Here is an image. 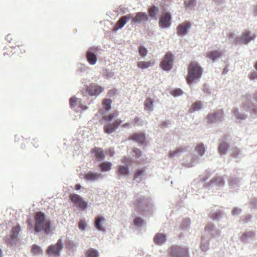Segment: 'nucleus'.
Returning a JSON list of instances; mask_svg holds the SVG:
<instances>
[{
	"label": "nucleus",
	"instance_id": "obj_1",
	"mask_svg": "<svg viewBox=\"0 0 257 257\" xmlns=\"http://www.w3.org/2000/svg\"><path fill=\"white\" fill-rule=\"evenodd\" d=\"M203 72L202 68L195 62H191L188 66V75L186 78L187 83L191 85L192 83L198 80Z\"/></svg>",
	"mask_w": 257,
	"mask_h": 257
},
{
	"label": "nucleus",
	"instance_id": "obj_2",
	"mask_svg": "<svg viewBox=\"0 0 257 257\" xmlns=\"http://www.w3.org/2000/svg\"><path fill=\"white\" fill-rule=\"evenodd\" d=\"M35 230L37 232L44 231L45 233L48 234L51 231V222L46 219L44 213L42 212H37L35 215Z\"/></svg>",
	"mask_w": 257,
	"mask_h": 257
},
{
	"label": "nucleus",
	"instance_id": "obj_3",
	"mask_svg": "<svg viewBox=\"0 0 257 257\" xmlns=\"http://www.w3.org/2000/svg\"><path fill=\"white\" fill-rule=\"evenodd\" d=\"M117 115V113H111L108 115H105L102 117V119L106 122V123L103 126L105 133L107 134H111L121 125L122 121L120 119H116L112 123H110L112 119Z\"/></svg>",
	"mask_w": 257,
	"mask_h": 257
},
{
	"label": "nucleus",
	"instance_id": "obj_4",
	"mask_svg": "<svg viewBox=\"0 0 257 257\" xmlns=\"http://www.w3.org/2000/svg\"><path fill=\"white\" fill-rule=\"evenodd\" d=\"M69 198L72 202L81 210H85L87 207V202L83 200L82 198L78 194L75 193L70 194Z\"/></svg>",
	"mask_w": 257,
	"mask_h": 257
},
{
	"label": "nucleus",
	"instance_id": "obj_5",
	"mask_svg": "<svg viewBox=\"0 0 257 257\" xmlns=\"http://www.w3.org/2000/svg\"><path fill=\"white\" fill-rule=\"evenodd\" d=\"M173 63V55L170 52H167L161 62L160 66L163 70L169 71L172 68Z\"/></svg>",
	"mask_w": 257,
	"mask_h": 257
},
{
	"label": "nucleus",
	"instance_id": "obj_6",
	"mask_svg": "<svg viewBox=\"0 0 257 257\" xmlns=\"http://www.w3.org/2000/svg\"><path fill=\"white\" fill-rule=\"evenodd\" d=\"M170 254L173 257H188V249L185 247L173 246L170 249Z\"/></svg>",
	"mask_w": 257,
	"mask_h": 257
},
{
	"label": "nucleus",
	"instance_id": "obj_7",
	"mask_svg": "<svg viewBox=\"0 0 257 257\" xmlns=\"http://www.w3.org/2000/svg\"><path fill=\"white\" fill-rule=\"evenodd\" d=\"M103 88L97 83H90L86 87V91L90 96H98L103 91Z\"/></svg>",
	"mask_w": 257,
	"mask_h": 257
},
{
	"label": "nucleus",
	"instance_id": "obj_8",
	"mask_svg": "<svg viewBox=\"0 0 257 257\" xmlns=\"http://www.w3.org/2000/svg\"><path fill=\"white\" fill-rule=\"evenodd\" d=\"M63 248V244L61 239H59L56 244L49 246L47 252L49 254H53L56 256L60 255V252Z\"/></svg>",
	"mask_w": 257,
	"mask_h": 257
},
{
	"label": "nucleus",
	"instance_id": "obj_9",
	"mask_svg": "<svg viewBox=\"0 0 257 257\" xmlns=\"http://www.w3.org/2000/svg\"><path fill=\"white\" fill-rule=\"evenodd\" d=\"M150 204L149 198H138L134 203V206L137 211H144L146 207H148Z\"/></svg>",
	"mask_w": 257,
	"mask_h": 257
},
{
	"label": "nucleus",
	"instance_id": "obj_10",
	"mask_svg": "<svg viewBox=\"0 0 257 257\" xmlns=\"http://www.w3.org/2000/svg\"><path fill=\"white\" fill-rule=\"evenodd\" d=\"M171 16L170 13H166L162 15L159 21L160 26L163 28L169 27L171 24Z\"/></svg>",
	"mask_w": 257,
	"mask_h": 257
},
{
	"label": "nucleus",
	"instance_id": "obj_11",
	"mask_svg": "<svg viewBox=\"0 0 257 257\" xmlns=\"http://www.w3.org/2000/svg\"><path fill=\"white\" fill-rule=\"evenodd\" d=\"M129 140H133L140 145H144L146 143V137L143 133H136L128 137Z\"/></svg>",
	"mask_w": 257,
	"mask_h": 257
},
{
	"label": "nucleus",
	"instance_id": "obj_12",
	"mask_svg": "<svg viewBox=\"0 0 257 257\" xmlns=\"http://www.w3.org/2000/svg\"><path fill=\"white\" fill-rule=\"evenodd\" d=\"M191 27V24L188 22L180 24L177 27L178 34L182 36L186 35Z\"/></svg>",
	"mask_w": 257,
	"mask_h": 257
},
{
	"label": "nucleus",
	"instance_id": "obj_13",
	"mask_svg": "<svg viewBox=\"0 0 257 257\" xmlns=\"http://www.w3.org/2000/svg\"><path fill=\"white\" fill-rule=\"evenodd\" d=\"M131 19L132 24L140 23L148 20V16L146 13L138 12L136 13L135 17L132 16Z\"/></svg>",
	"mask_w": 257,
	"mask_h": 257
},
{
	"label": "nucleus",
	"instance_id": "obj_14",
	"mask_svg": "<svg viewBox=\"0 0 257 257\" xmlns=\"http://www.w3.org/2000/svg\"><path fill=\"white\" fill-rule=\"evenodd\" d=\"M223 116V111L219 110L217 112L209 114L207 116V120L209 123L215 122L221 119Z\"/></svg>",
	"mask_w": 257,
	"mask_h": 257
},
{
	"label": "nucleus",
	"instance_id": "obj_15",
	"mask_svg": "<svg viewBox=\"0 0 257 257\" xmlns=\"http://www.w3.org/2000/svg\"><path fill=\"white\" fill-rule=\"evenodd\" d=\"M131 18H132V14H128L121 17L116 23L114 28L116 29L122 28Z\"/></svg>",
	"mask_w": 257,
	"mask_h": 257
},
{
	"label": "nucleus",
	"instance_id": "obj_16",
	"mask_svg": "<svg viewBox=\"0 0 257 257\" xmlns=\"http://www.w3.org/2000/svg\"><path fill=\"white\" fill-rule=\"evenodd\" d=\"M102 177L100 173H94L89 172L87 174H85L84 176V179L86 181L94 182L97 180L98 179Z\"/></svg>",
	"mask_w": 257,
	"mask_h": 257
},
{
	"label": "nucleus",
	"instance_id": "obj_17",
	"mask_svg": "<svg viewBox=\"0 0 257 257\" xmlns=\"http://www.w3.org/2000/svg\"><path fill=\"white\" fill-rule=\"evenodd\" d=\"M91 153L98 159H102L105 157L104 152L101 148L94 147L91 149Z\"/></svg>",
	"mask_w": 257,
	"mask_h": 257
},
{
	"label": "nucleus",
	"instance_id": "obj_18",
	"mask_svg": "<svg viewBox=\"0 0 257 257\" xmlns=\"http://www.w3.org/2000/svg\"><path fill=\"white\" fill-rule=\"evenodd\" d=\"M221 56L222 52L218 50L209 51L206 54V57L212 61L215 60Z\"/></svg>",
	"mask_w": 257,
	"mask_h": 257
},
{
	"label": "nucleus",
	"instance_id": "obj_19",
	"mask_svg": "<svg viewBox=\"0 0 257 257\" xmlns=\"http://www.w3.org/2000/svg\"><path fill=\"white\" fill-rule=\"evenodd\" d=\"M255 37L256 36L254 34L252 35H250L248 32H245L243 33L239 39L243 43L247 44L251 40H253Z\"/></svg>",
	"mask_w": 257,
	"mask_h": 257
},
{
	"label": "nucleus",
	"instance_id": "obj_20",
	"mask_svg": "<svg viewBox=\"0 0 257 257\" xmlns=\"http://www.w3.org/2000/svg\"><path fill=\"white\" fill-rule=\"evenodd\" d=\"M86 58L89 63L91 65L95 64L97 60L96 55L90 50L86 53Z\"/></svg>",
	"mask_w": 257,
	"mask_h": 257
},
{
	"label": "nucleus",
	"instance_id": "obj_21",
	"mask_svg": "<svg viewBox=\"0 0 257 257\" xmlns=\"http://www.w3.org/2000/svg\"><path fill=\"white\" fill-rule=\"evenodd\" d=\"M154 241L157 244H162L166 241V236L163 233H158L155 236Z\"/></svg>",
	"mask_w": 257,
	"mask_h": 257
},
{
	"label": "nucleus",
	"instance_id": "obj_22",
	"mask_svg": "<svg viewBox=\"0 0 257 257\" xmlns=\"http://www.w3.org/2000/svg\"><path fill=\"white\" fill-rule=\"evenodd\" d=\"M104 221V219L102 216H99L96 218L95 221V227L100 231H104L102 223Z\"/></svg>",
	"mask_w": 257,
	"mask_h": 257
},
{
	"label": "nucleus",
	"instance_id": "obj_23",
	"mask_svg": "<svg viewBox=\"0 0 257 257\" xmlns=\"http://www.w3.org/2000/svg\"><path fill=\"white\" fill-rule=\"evenodd\" d=\"M85 255L86 257H98L99 254L96 249L90 248L85 251Z\"/></svg>",
	"mask_w": 257,
	"mask_h": 257
},
{
	"label": "nucleus",
	"instance_id": "obj_24",
	"mask_svg": "<svg viewBox=\"0 0 257 257\" xmlns=\"http://www.w3.org/2000/svg\"><path fill=\"white\" fill-rule=\"evenodd\" d=\"M227 143L224 141L220 143L218 147V151L221 154H225L228 149Z\"/></svg>",
	"mask_w": 257,
	"mask_h": 257
},
{
	"label": "nucleus",
	"instance_id": "obj_25",
	"mask_svg": "<svg viewBox=\"0 0 257 257\" xmlns=\"http://www.w3.org/2000/svg\"><path fill=\"white\" fill-rule=\"evenodd\" d=\"M154 64V62L151 61H139L137 63V66L142 69L148 68Z\"/></svg>",
	"mask_w": 257,
	"mask_h": 257
},
{
	"label": "nucleus",
	"instance_id": "obj_26",
	"mask_svg": "<svg viewBox=\"0 0 257 257\" xmlns=\"http://www.w3.org/2000/svg\"><path fill=\"white\" fill-rule=\"evenodd\" d=\"M20 230L21 227L19 225L13 227L11 231V238L13 239H16Z\"/></svg>",
	"mask_w": 257,
	"mask_h": 257
},
{
	"label": "nucleus",
	"instance_id": "obj_27",
	"mask_svg": "<svg viewBox=\"0 0 257 257\" xmlns=\"http://www.w3.org/2000/svg\"><path fill=\"white\" fill-rule=\"evenodd\" d=\"M202 107V104L201 101H196L193 103L189 109V112L192 113L195 111L200 109Z\"/></svg>",
	"mask_w": 257,
	"mask_h": 257
},
{
	"label": "nucleus",
	"instance_id": "obj_28",
	"mask_svg": "<svg viewBox=\"0 0 257 257\" xmlns=\"http://www.w3.org/2000/svg\"><path fill=\"white\" fill-rule=\"evenodd\" d=\"M210 184H214L217 186H222L224 184V181L222 177H214L210 181Z\"/></svg>",
	"mask_w": 257,
	"mask_h": 257
},
{
	"label": "nucleus",
	"instance_id": "obj_29",
	"mask_svg": "<svg viewBox=\"0 0 257 257\" xmlns=\"http://www.w3.org/2000/svg\"><path fill=\"white\" fill-rule=\"evenodd\" d=\"M128 168L127 166H120L117 170V175L118 176L126 175L128 174Z\"/></svg>",
	"mask_w": 257,
	"mask_h": 257
},
{
	"label": "nucleus",
	"instance_id": "obj_30",
	"mask_svg": "<svg viewBox=\"0 0 257 257\" xmlns=\"http://www.w3.org/2000/svg\"><path fill=\"white\" fill-rule=\"evenodd\" d=\"M144 105L145 107V108L148 110H153V100L150 98H146L145 103Z\"/></svg>",
	"mask_w": 257,
	"mask_h": 257
},
{
	"label": "nucleus",
	"instance_id": "obj_31",
	"mask_svg": "<svg viewBox=\"0 0 257 257\" xmlns=\"http://www.w3.org/2000/svg\"><path fill=\"white\" fill-rule=\"evenodd\" d=\"M111 102V100L108 98H105L103 100L102 104L106 111L110 109Z\"/></svg>",
	"mask_w": 257,
	"mask_h": 257
},
{
	"label": "nucleus",
	"instance_id": "obj_32",
	"mask_svg": "<svg viewBox=\"0 0 257 257\" xmlns=\"http://www.w3.org/2000/svg\"><path fill=\"white\" fill-rule=\"evenodd\" d=\"M186 149V147H179L176 149L175 151L170 152L169 155L172 157H175L178 156L180 153L184 151Z\"/></svg>",
	"mask_w": 257,
	"mask_h": 257
},
{
	"label": "nucleus",
	"instance_id": "obj_33",
	"mask_svg": "<svg viewBox=\"0 0 257 257\" xmlns=\"http://www.w3.org/2000/svg\"><path fill=\"white\" fill-rule=\"evenodd\" d=\"M195 150L199 155H202L205 152V147L202 144H199L197 145Z\"/></svg>",
	"mask_w": 257,
	"mask_h": 257
},
{
	"label": "nucleus",
	"instance_id": "obj_34",
	"mask_svg": "<svg viewBox=\"0 0 257 257\" xmlns=\"http://www.w3.org/2000/svg\"><path fill=\"white\" fill-rule=\"evenodd\" d=\"M254 236V233L252 231H249L244 233L241 237L243 241H245L248 238H251Z\"/></svg>",
	"mask_w": 257,
	"mask_h": 257
},
{
	"label": "nucleus",
	"instance_id": "obj_35",
	"mask_svg": "<svg viewBox=\"0 0 257 257\" xmlns=\"http://www.w3.org/2000/svg\"><path fill=\"white\" fill-rule=\"evenodd\" d=\"M111 164L108 162H103L100 165V169L102 171H107L110 169Z\"/></svg>",
	"mask_w": 257,
	"mask_h": 257
},
{
	"label": "nucleus",
	"instance_id": "obj_36",
	"mask_svg": "<svg viewBox=\"0 0 257 257\" xmlns=\"http://www.w3.org/2000/svg\"><path fill=\"white\" fill-rule=\"evenodd\" d=\"M158 11L157 8L153 6L149 9L148 11L149 15L151 17H155Z\"/></svg>",
	"mask_w": 257,
	"mask_h": 257
},
{
	"label": "nucleus",
	"instance_id": "obj_37",
	"mask_svg": "<svg viewBox=\"0 0 257 257\" xmlns=\"http://www.w3.org/2000/svg\"><path fill=\"white\" fill-rule=\"evenodd\" d=\"M32 251L35 254H38L41 253L42 250L40 247L34 244L32 246Z\"/></svg>",
	"mask_w": 257,
	"mask_h": 257
},
{
	"label": "nucleus",
	"instance_id": "obj_38",
	"mask_svg": "<svg viewBox=\"0 0 257 257\" xmlns=\"http://www.w3.org/2000/svg\"><path fill=\"white\" fill-rule=\"evenodd\" d=\"M132 156L138 158L141 156V152L139 149L135 148L132 151Z\"/></svg>",
	"mask_w": 257,
	"mask_h": 257
},
{
	"label": "nucleus",
	"instance_id": "obj_39",
	"mask_svg": "<svg viewBox=\"0 0 257 257\" xmlns=\"http://www.w3.org/2000/svg\"><path fill=\"white\" fill-rule=\"evenodd\" d=\"M195 4V0H185L184 2V5L187 8L193 7Z\"/></svg>",
	"mask_w": 257,
	"mask_h": 257
},
{
	"label": "nucleus",
	"instance_id": "obj_40",
	"mask_svg": "<svg viewBox=\"0 0 257 257\" xmlns=\"http://www.w3.org/2000/svg\"><path fill=\"white\" fill-rule=\"evenodd\" d=\"M134 224L136 226H141L144 223V220L140 217H137L134 221Z\"/></svg>",
	"mask_w": 257,
	"mask_h": 257
},
{
	"label": "nucleus",
	"instance_id": "obj_41",
	"mask_svg": "<svg viewBox=\"0 0 257 257\" xmlns=\"http://www.w3.org/2000/svg\"><path fill=\"white\" fill-rule=\"evenodd\" d=\"M78 100V99L75 97H71L69 100L70 105H71V106L72 107H75L77 104Z\"/></svg>",
	"mask_w": 257,
	"mask_h": 257
},
{
	"label": "nucleus",
	"instance_id": "obj_42",
	"mask_svg": "<svg viewBox=\"0 0 257 257\" xmlns=\"http://www.w3.org/2000/svg\"><path fill=\"white\" fill-rule=\"evenodd\" d=\"M105 156H108L109 157H112L114 155V150L113 148H110L107 150H106L105 152Z\"/></svg>",
	"mask_w": 257,
	"mask_h": 257
},
{
	"label": "nucleus",
	"instance_id": "obj_43",
	"mask_svg": "<svg viewBox=\"0 0 257 257\" xmlns=\"http://www.w3.org/2000/svg\"><path fill=\"white\" fill-rule=\"evenodd\" d=\"M182 94L183 92L182 90L179 88L176 89L171 92V94L173 95L174 96H179Z\"/></svg>",
	"mask_w": 257,
	"mask_h": 257
},
{
	"label": "nucleus",
	"instance_id": "obj_44",
	"mask_svg": "<svg viewBox=\"0 0 257 257\" xmlns=\"http://www.w3.org/2000/svg\"><path fill=\"white\" fill-rule=\"evenodd\" d=\"M239 150L237 148H233L231 149V155L233 157H236L239 154Z\"/></svg>",
	"mask_w": 257,
	"mask_h": 257
},
{
	"label": "nucleus",
	"instance_id": "obj_45",
	"mask_svg": "<svg viewBox=\"0 0 257 257\" xmlns=\"http://www.w3.org/2000/svg\"><path fill=\"white\" fill-rule=\"evenodd\" d=\"M147 49L143 47H140L139 48V54L142 57H145L147 55Z\"/></svg>",
	"mask_w": 257,
	"mask_h": 257
},
{
	"label": "nucleus",
	"instance_id": "obj_46",
	"mask_svg": "<svg viewBox=\"0 0 257 257\" xmlns=\"http://www.w3.org/2000/svg\"><path fill=\"white\" fill-rule=\"evenodd\" d=\"M133 123H134L135 125L140 126L143 124L142 121L141 120L140 118L138 117H135L133 119Z\"/></svg>",
	"mask_w": 257,
	"mask_h": 257
},
{
	"label": "nucleus",
	"instance_id": "obj_47",
	"mask_svg": "<svg viewBox=\"0 0 257 257\" xmlns=\"http://www.w3.org/2000/svg\"><path fill=\"white\" fill-rule=\"evenodd\" d=\"M18 49L20 50L21 53H25L26 52V47L24 45H21V46H16L14 48L15 51H17Z\"/></svg>",
	"mask_w": 257,
	"mask_h": 257
},
{
	"label": "nucleus",
	"instance_id": "obj_48",
	"mask_svg": "<svg viewBox=\"0 0 257 257\" xmlns=\"http://www.w3.org/2000/svg\"><path fill=\"white\" fill-rule=\"evenodd\" d=\"M234 114L237 119H243L245 117L244 115L239 114L237 110L234 111Z\"/></svg>",
	"mask_w": 257,
	"mask_h": 257
},
{
	"label": "nucleus",
	"instance_id": "obj_49",
	"mask_svg": "<svg viewBox=\"0 0 257 257\" xmlns=\"http://www.w3.org/2000/svg\"><path fill=\"white\" fill-rule=\"evenodd\" d=\"M145 173V170L143 169H140L137 171L135 175V179L143 175Z\"/></svg>",
	"mask_w": 257,
	"mask_h": 257
},
{
	"label": "nucleus",
	"instance_id": "obj_50",
	"mask_svg": "<svg viewBox=\"0 0 257 257\" xmlns=\"http://www.w3.org/2000/svg\"><path fill=\"white\" fill-rule=\"evenodd\" d=\"M79 228L81 230H84L86 226V223L83 220H81L79 223Z\"/></svg>",
	"mask_w": 257,
	"mask_h": 257
},
{
	"label": "nucleus",
	"instance_id": "obj_51",
	"mask_svg": "<svg viewBox=\"0 0 257 257\" xmlns=\"http://www.w3.org/2000/svg\"><path fill=\"white\" fill-rule=\"evenodd\" d=\"M249 78L250 80H253L257 78V73L255 72H251L249 75Z\"/></svg>",
	"mask_w": 257,
	"mask_h": 257
},
{
	"label": "nucleus",
	"instance_id": "obj_52",
	"mask_svg": "<svg viewBox=\"0 0 257 257\" xmlns=\"http://www.w3.org/2000/svg\"><path fill=\"white\" fill-rule=\"evenodd\" d=\"M221 215V214L220 212H215L212 214L211 217V218L213 219H216L218 218Z\"/></svg>",
	"mask_w": 257,
	"mask_h": 257
},
{
	"label": "nucleus",
	"instance_id": "obj_53",
	"mask_svg": "<svg viewBox=\"0 0 257 257\" xmlns=\"http://www.w3.org/2000/svg\"><path fill=\"white\" fill-rule=\"evenodd\" d=\"M210 175H208V174L205 175V176L201 177L200 180H201V181L204 182L210 177Z\"/></svg>",
	"mask_w": 257,
	"mask_h": 257
},
{
	"label": "nucleus",
	"instance_id": "obj_54",
	"mask_svg": "<svg viewBox=\"0 0 257 257\" xmlns=\"http://www.w3.org/2000/svg\"><path fill=\"white\" fill-rule=\"evenodd\" d=\"M240 211L241 210L240 209L235 208L232 210V213L234 215L240 212Z\"/></svg>",
	"mask_w": 257,
	"mask_h": 257
},
{
	"label": "nucleus",
	"instance_id": "obj_55",
	"mask_svg": "<svg viewBox=\"0 0 257 257\" xmlns=\"http://www.w3.org/2000/svg\"><path fill=\"white\" fill-rule=\"evenodd\" d=\"M130 126H131V123H130V122H126V123H124L121 125V127H124V128L130 127Z\"/></svg>",
	"mask_w": 257,
	"mask_h": 257
},
{
	"label": "nucleus",
	"instance_id": "obj_56",
	"mask_svg": "<svg viewBox=\"0 0 257 257\" xmlns=\"http://www.w3.org/2000/svg\"><path fill=\"white\" fill-rule=\"evenodd\" d=\"M33 144H34V146L35 147H38L39 145H38V141L37 139H33Z\"/></svg>",
	"mask_w": 257,
	"mask_h": 257
},
{
	"label": "nucleus",
	"instance_id": "obj_57",
	"mask_svg": "<svg viewBox=\"0 0 257 257\" xmlns=\"http://www.w3.org/2000/svg\"><path fill=\"white\" fill-rule=\"evenodd\" d=\"M213 229V226L212 224H210L206 226L205 229L206 230H212Z\"/></svg>",
	"mask_w": 257,
	"mask_h": 257
},
{
	"label": "nucleus",
	"instance_id": "obj_58",
	"mask_svg": "<svg viewBox=\"0 0 257 257\" xmlns=\"http://www.w3.org/2000/svg\"><path fill=\"white\" fill-rule=\"evenodd\" d=\"M115 93V90H109L108 92V94L109 95V96H111L112 95V94H114Z\"/></svg>",
	"mask_w": 257,
	"mask_h": 257
},
{
	"label": "nucleus",
	"instance_id": "obj_59",
	"mask_svg": "<svg viewBox=\"0 0 257 257\" xmlns=\"http://www.w3.org/2000/svg\"><path fill=\"white\" fill-rule=\"evenodd\" d=\"M75 188L76 190H79L81 188V185L80 184H76Z\"/></svg>",
	"mask_w": 257,
	"mask_h": 257
},
{
	"label": "nucleus",
	"instance_id": "obj_60",
	"mask_svg": "<svg viewBox=\"0 0 257 257\" xmlns=\"http://www.w3.org/2000/svg\"><path fill=\"white\" fill-rule=\"evenodd\" d=\"M254 13L255 14H257V6L255 7V8L254 9Z\"/></svg>",
	"mask_w": 257,
	"mask_h": 257
},
{
	"label": "nucleus",
	"instance_id": "obj_61",
	"mask_svg": "<svg viewBox=\"0 0 257 257\" xmlns=\"http://www.w3.org/2000/svg\"><path fill=\"white\" fill-rule=\"evenodd\" d=\"M254 68L257 70V61L255 62L254 64Z\"/></svg>",
	"mask_w": 257,
	"mask_h": 257
},
{
	"label": "nucleus",
	"instance_id": "obj_62",
	"mask_svg": "<svg viewBox=\"0 0 257 257\" xmlns=\"http://www.w3.org/2000/svg\"><path fill=\"white\" fill-rule=\"evenodd\" d=\"M10 36H11L10 35H7V38L8 39L9 37H10Z\"/></svg>",
	"mask_w": 257,
	"mask_h": 257
}]
</instances>
